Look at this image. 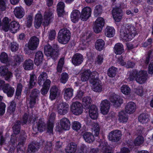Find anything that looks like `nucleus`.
I'll list each match as a JSON object with an SVG mask.
<instances>
[{
  "instance_id": "1",
  "label": "nucleus",
  "mask_w": 153,
  "mask_h": 153,
  "mask_svg": "<svg viewBox=\"0 0 153 153\" xmlns=\"http://www.w3.org/2000/svg\"><path fill=\"white\" fill-rule=\"evenodd\" d=\"M136 34L135 28L131 25H127L125 26H123L120 30L121 38L126 41L131 40Z\"/></svg>"
},
{
  "instance_id": "2",
  "label": "nucleus",
  "mask_w": 153,
  "mask_h": 153,
  "mask_svg": "<svg viewBox=\"0 0 153 153\" xmlns=\"http://www.w3.org/2000/svg\"><path fill=\"white\" fill-rule=\"evenodd\" d=\"M21 123V122L19 121H17L16 122L13 127L14 134L11 136V137L13 135L14 137H13V138L15 139H16L15 135H17L20 132V135L18 141L19 143L18 145L23 146L27 136L24 131L22 130L20 131V127Z\"/></svg>"
},
{
  "instance_id": "3",
  "label": "nucleus",
  "mask_w": 153,
  "mask_h": 153,
  "mask_svg": "<svg viewBox=\"0 0 153 153\" xmlns=\"http://www.w3.org/2000/svg\"><path fill=\"white\" fill-rule=\"evenodd\" d=\"M71 33L70 31L66 28H63L59 31L57 36L58 42L62 44H65L69 41Z\"/></svg>"
},
{
  "instance_id": "4",
  "label": "nucleus",
  "mask_w": 153,
  "mask_h": 153,
  "mask_svg": "<svg viewBox=\"0 0 153 153\" xmlns=\"http://www.w3.org/2000/svg\"><path fill=\"white\" fill-rule=\"evenodd\" d=\"M40 93V91L36 88L33 89L31 91L28 100L30 108H32L34 106L36 103V100L38 99Z\"/></svg>"
},
{
  "instance_id": "5",
  "label": "nucleus",
  "mask_w": 153,
  "mask_h": 153,
  "mask_svg": "<svg viewBox=\"0 0 153 153\" xmlns=\"http://www.w3.org/2000/svg\"><path fill=\"white\" fill-rule=\"evenodd\" d=\"M45 53L47 56H50L52 59H56L57 58L58 53L52 46L49 45L45 46L44 48Z\"/></svg>"
},
{
  "instance_id": "6",
  "label": "nucleus",
  "mask_w": 153,
  "mask_h": 153,
  "mask_svg": "<svg viewBox=\"0 0 153 153\" xmlns=\"http://www.w3.org/2000/svg\"><path fill=\"white\" fill-rule=\"evenodd\" d=\"M122 135L121 131L120 130L116 129L110 132L108 134V138L110 141L116 142L120 140Z\"/></svg>"
},
{
  "instance_id": "7",
  "label": "nucleus",
  "mask_w": 153,
  "mask_h": 153,
  "mask_svg": "<svg viewBox=\"0 0 153 153\" xmlns=\"http://www.w3.org/2000/svg\"><path fill=\"white\" fill-rule=\"evenodd\" d=\"M120 4H117L112 10V15L114 20L117 22H119L122 19V11L120 8Z\"/></svg>"
},
{
  "instance_id": "8",
  "label": "nucleus",
  "mask_w": 153,
  "mask_h": 153,
  "mask_svg": "<svg viewBox=\"0 0 153 153\" xmlns=\"http://www.w3.org/2000/svg\"><path fill=\"white\" fill-rule=\"evenodd\" d=\"M104 24L105 21L102 18H98L94 23L93 27L94 31L96 33H99L101 32Z\"/></svg>"
},
{
  "instance_id": "9",
  "label": "nucleus",
  "mask_w": 153,
  "mask_h": 153,
  "mask_svg": "<svg viewBox=\"0 0 153 153\" xmlns=\"http://www.w3.org/2000/svg\"><path fill=\"white\" fill-rule=\"evenodd\" d=\"M71 108L72 112L76 115L80 114L82 112V105L78 102L73 103L71 105Z\"/></svg>"
},
{
  "instance_id": "10",
  "label": "nucleus",
  "mask_w": 153,
  "mask_h": 153,
  "mask_svg": "<svg viewBox=\"0 0 153 153\" xmlns=\"http://www.w3.org/2000/svg\"><path fill=\"white\" fill-rule=\"evenodd\" d=\"M39 43V39L36 36H33L30 38L27 44V47L30 50H34L36 49Z\"/></svg>"
},
{
  "instance_id": "11",
  "label": "nucleus",
  "mask_w": 153,
  "mask_h": 153,
  "mask_svg": "<svg viewBox=\"0 0 153 153\" xmlns=\"http://www.w3.org/2000/svg\"><path fill=\"white\" fill-rule=\"evenodd\" d=\"M109 99L110 101L113 103L114 106L116 107H119L123 102V99L119 96L115 94H111Z\"/></svg>"
},
{
  "instance_id": "12",
  "label": "nucleus",
  "mask_w": 153,
  "mask_h": 153,
  "mask_svg": "<svg viewBox=\"0 0 153 153\" xmlns=\"http://www.w3.org/2000/svg\"><path fill=\"white\" fill-rule=\"evenodd\" d=\"M147 74L146 71H141L137 73L136 80L140 84L145 82L147 79Z\"/></svg>"
},
{
  "instance_id": "13",
  "label": "nucleus",
  "mask_w": 153,
  "mask_h": 153,
  "mask_svg": "<svg viewBox=\"0 0 153 153\" xmlns=\"http://www.w3.org/2000/svg\"><path fill=\"white\" fill-rule=\"evenodd\" d=\"M53 18V12L50 10L46 11L45 13L43 25L45 26L48 25Z\"/></svg>"
},
{
  "instance_id": "14",
  "label": "nucleus",
  "mask_w": 153,
  "mask_h": 153,
  "mask_svg": "<svg viewBox=\"0 0 153 153\" xmlns=\"http://www.w3.org/2000/svg\"><path fill=\"white\" fill-rule=\"evenodd\" d=\"M69 107L68 105L66 102L60 103L57 108L58 113L60 115H65L68 112Z\"/></svg>"
},
{
  "instance_id": "15",
  "label": "nucleus",
  "mask_w": 153,
  "mask_h": 153,
  "mask_svg": "<svg viewBox=\"0 0 153 153\" xmlns=\"http://www.w3.org/2000/svg\"><path fill=\"white\" fill-rule=\"evenodd\" d=\"M91 10L90 8L86 7L82 9L80 17L83 21H86L91 15Z\"/></svg>"
},
{
  "instance_id": "16",
  "label": "nucleus",
  "mask_w": 153,
  "mask_h": 153,
  "mask_svg": "<svg viewBox=\"0 0 153 153\" xmlns=\"http://www.w3.org/2000/svg\"><path fill=\"white\" fill-rule=\"evenodd\" d=\"M55 118V114L54 113L51 114L49 118L47 128V132L50 134H53V128Z\"/></svg>"
},
{
  "instance_id": "17",
  "label": "nucleus",
  "mask_w": 153,
  "mask_h": 153,
  "mask_svg": "<svg viewBox=\"0 0 153 153\" xmlns=\"http://www.w3.org/2000/svg\"><path fill=\"white\" fill-rule=\"evenodd\" d=\"M100 106L101 113L103 114H107L110 107L109 102L106 100H103L101 103Z\"/></svg>"
},
{
  "instance_id": "18",
  "label": "nucleus",
  "mask_w": 153,
  "mask_h": 153,
  "mask_svg": "<svg viewBox=\"0 0 153 153\" xmlns=\"http://www.w3.org/2000/svg\"><path fill=\"white\" fill-rule=\"evenodd\" d=\"M136 109V104L133 102H129L127 103L125 108V112L129 114L133 113L135 111Z\"/></svg>"
},
{
  "instance_id": "19",
  "label": "nucleus",
  "mask_w": 153,
  "mask_h": 153,
  "mask_svg": "<svg viewBox=\"0 0 153 153\" xmlns=\"http://www.w3.org/2000/svg\"><path fill=\"white\" fill-rule=\"evenodd\" d=\"M90 83L92 85V89L94 91L100 92L102 90V86L101 82L99 80L96 81L93 80H90Z\"/></svg>"
},
{
  "instance_id": "20",
  "label": "nucleus",
  "mask_w": 153,
  "mask_h": 153,
  "mask_svg": "<svg viewBox=\"0 0 153 153\" xmlns=\"http://www.w3.org/2000/svg\"><path fill=\"white\" fill-rule=\"evenodd\" d=\"M83 58L82 55L79 53H76L72 58V63L75 65L80 64L83 62Z\"/></svg>"
},
{
  "instance_id": "21",
  "label": "nucleus",
  "mask_w": 153,
  "mask_h": 153,
  "mask_svg": "<svg viewBox=\"0 0 153 153\" xmlns=\"http://www.w3.org/2000/svg\"><path fill=\"white\" fill-rule=\"evenodd\" d=\"M3 91L4 93L7 94L8 97H11L14 94L15 89L13 87L11 86L9 84H6L4 85Z\"/></svg>"
},
{
  "instance_id": "22",
  "label": "nucleus",
  "mask_w": 153,
  "mask_h": 153,
  "mask_svg": "<svg viewBox=\"0 0 153 153\" xmlns=\"http://www.w3.org/2000/svg\"><path fill=\"white\" fill-rule=\"evenodd\" d=\"M45 124L42 119H39L36 123V126H34L33 127V129L35 131H39L42 132L45 129Z\"/></svg>"
},
{
  "instance_id": "23",
  "label": "nucleus",
  "mask_w": 153,
  "mask_h": 153,
  "mask_svg": "<svg viewBox=\"0 0 153 153\" xmlns=\"http://www.w3.org/2000/svg\"><path fill=\"white\" fill-rule=\"evenodd\" d=\"M89 115L91 118L93 119H96L97 117V109L95 105H91L89 110Z\"/></svg>"
},
{
  "instance_id": "24",
  "label": "nucleus",
  "mask_w": 153,
  "mask_h": 153,
  "mask_svg": "<svg viewBox=\"0 0 153 153\" xmlns=\"http://www.w3.org/2000/svg\"><path fill=\"white\" fill-rule=\"evenodd\" d=\"M11 20L7 17L3 19L1 23L2 29L5 32H7L10 29Z\"/></svg>"
},
{
  "instance_id": "25",
  "label": "nucleus",
  "mask_w": 153,
  "mask_h": 153,
  "mask_svg": "<svg viewBox=\"0 0 153 153\" xmlns=\"http://www.w3.org/2000/svg\"><path fill=\"white\" fill-rule=\"evenodd\" d=\"M14 14L16 17L19 19L22 18L25 14L24 9L21 6L16 7L14 10Z\"/></svg>"
},
{
  "instance_id": "26",
  "label": "nucleus",
  "mask_w": 153,
  "mask_h": 153,
  "mask_svg": "<svg viewBox=\"0 0 153 153\" xmlns=\"http://www.w3.org/2000/svg\"><path fill=\"white\" fill-rule=\"evenodd\" d=\"M43 57V55L42 52L40 51H38L35 54L34 59L35 64L38 66L42 62Z\"/></svg>"
},
{
  "instance_id": "27",
  "label": "nucleus",
  "mask_w": 153,
  "mask_h": 153,
  "mask_svg": "<svg viewBox=\"0 0 153 153\" xmlns=\"http://www.w3.org/2000/svg\"><path fill=\"white\" fill-rule=\"evenodd\" d=\"M76 144L74 142H71L68 144L65 150L66 153H74L76 149Z\"/></svg>"
},
{
  "instance_id": "28",
  "label": "nucleus",
  "mask_w": 153,
  "mask_h": 153,
  "mask_svg": "<svg viewBox=\"0 0 153 153\" xmlns=\"http://www.w3.org/2000/svg\"><path fill=\"white\" fill-rule=\"evenodd\" d=\"M60 125L62 129L68 130L70 128L71 124L68 119L64 118L60 120Z\"/></svg>"
},
{
  "instance_id": "29",
  "label": "nucleus",
  "mask_w": 153,
  "mask_h": 153,
  "mask_svg": "<svg viewBox=\"0 0 153 153\" xmlns=\"http://www.w3.org/2000/svg\"><path fill=\"white\" fill-rule=\"evenodd\" d=\"M83 138L85 142L90 143L94 140V136L89 132H85L83 135Z\"/></svg>"
},
{
  "instance_id": "30",
  "label": "nucleus",
  "mask_w": 153,
  "mask_h": 153,
  "mask_svg": "<svg viewBox=\"0 0 153 153\" xmlns=\"http://www.w3.org/2000/svg\"><path fill=\"white\" fill-rule=\"evenodd\" d=\"M33 62L32 60L28 59L25 60L23 63V67L26 70H30L33 68Z\"/></svg>"
},
{
  "instance_id": "31",
  "label": "nucleus",
  "mask_w": 153,
  "mask_h": 153,
  "mask_svg": "<svg viewBox=\"0 0 153 153\" xmlns=\"http://www.w3.org/2000/svg\"><path fill=\"white\" fill-rule=\"evenodd\" d=\"M92 100L90 97L86 96L82 99V103L86 109L89 108L91 104Z\"/></svg>"
},
{
  "instance_id": "32",
  "label": "nucleus",
  "mask_w": 153,
  "mask_h": 153,
  "mask_svg": "<svg viewBox=\"0 0 153 153\" xmlns=\"http://www.w3.org/2000/svg\"><path fill=\"white\" fill-rule=\"evenodd\" d=\"M105 36L108 37L114 36L115 33V30L113 27L107 26L105 29Z\"/></svg>"
},
{
  "instance_id": "33",
  "label": "nucleus",
  "mask_w": 153,
  "mask_h": 153,
  "mask_svg": "<svg viewBox=\"0 0 153 153\" xmlns=\"http://www.w3.org/2000/svg\"><path fill=\"white\" fill-rule=\"evenodd\" d=\"M114 49L115 53L117 54H121L124 52L123 45L120 43L115 44Z\"/></svg>"
},
{
  "instance_id": "34",
  "label": "nucleus",
  "mask_w": 153,
  "mask_h": 153,
  "mask_svg": "<svg viewBox=\"0 0 153 153\" xmlns=\"http://www.w3.org/2000/svg\"><path fill=\"white\" fill-rule=\"evenodd\" d=\"M64 97L66 100H69L72 97L73 90L72 89L70 88H65L64 89Z\"/></svg>"
},
{
  "instance_id": "35",
  "label": "nucleus",
  "mask_w": 153,
  "mask_h": 153,
  "mask_svg": "<svg viewBox=\"0 0 153 153\" xmlns=\"http://www.w3.org/2000/svg\"><path fill=\"white\" fill-rule=\"evenodd\" d=\"M39 149V147L37 144L32 143L28 146L27 153H35Z\"/></svg>"
},
{
  "instance_id": "36",
  "label": "nucleus",
  "mask_w": 153,
  "mask_h": 153,
  "mask_svg": "<svg viewBox=\"0 0 153 153\" xmlns=\"http://www.w3.org/2000/svg\"><path fill=\"white\" fill-rule=\"evenodd\" d=\"M105 45V43L103 40L101 39H99L95 42V48L97 50L100 51L103 49Z\"/></svg>"
},
{
  "instance_id": "37",
  "label": "nucleus",
  "mask_w": 153,
  "mask_h": 153,
  "mask_svg": "<svg viewBox=\"0 0 153 153\" xmlns=\"http://www.w3.org/2000/svg\"><path fill=\"white\" fill-rule=\"evenodd\" d=\"M42 20V16L41 14H37L35 17L34 26L36 28H39L41 26Z\"/></svg>"
},
{
  "instance_id": "38",
  "label": "nucleus",
  "mask_w": 153,
  "mask_h": 153,
  "mask_svg": "<svg viewBox=\"0 0 153 153\" xmlns=\"http://www.w3.org/2000/svg\"><path fill=\"white\" fill-rule=\"evenodd\" d=\"M20 26L19 23L15 21L11 22L10 25V28L9 30L12 33H15L19 30Z\"/></svg>"
},
{
  "instance_id": "39",
  "label": "nucleus",
  "mask_w": 153,
  "mask_h": 153,
  "mask_svg": "<svg viewBox=\"0 0 153 153\" xmlns=\"http://www.w3.org/2000/svg\"><path fill=\"white\" fill-rule=\"evenodd\" d=\"M23 57L20 55H16L13 57V63L14 65H20V63L24 60Z\"/></svg>"
},
{
  "instance_id": "40",
  "label": "nucleus",
  "mask_w": 153,
  "mask_h": 153,
  "mask_svg": "<svg viewBox=\"0 0 153 153\" xmlns=\"http://www.w3.org/2000/svg\"><path fill=\"white\" fill-rule=\"evenodd\" d=\"M36 82V77L34 74H30V80L29 81V89H31L35 86Z\"/></svg>"
},
{
  "instance_id": "41",
  "label": "nucleus",
  "mask_w": 153,
  "mask_h": 153,
  "mask_svg": "<svg viewBox=\"0 0 153 153\" xmlns=\"http://www.w3.org/2000/svg\"><path fill=\"white\" fill-rule=\"evenodd\" d=\"M13 137H14L13 135L11 137L10 139V143L12 144H10L7 148V150L9 149V153H13L15 149V143L17 140L16 139L13 138Z\"/></svg>"
},
{
  "instance_id": "42",
  "label": "nucleus",
  "mask_w": 153,
  "mask_h": 153,
  "mask_svg": "<svg viewBox=\"0 0 153 153\" xmlns=\"http://www.w3.org/2000/svg\"><path fill=\"white\" fill-rule=\"evenodd\" d=\"M58 90V88L55 86H53L51 88L50 91V98L51 100L55 99L57 94Z\"/></svg>"
},
{
  "instance_id": "43",
  "label": "nucleus",
  "mask_w": 153,
  "mask_h": 153,
  "mask_svg": "<svg viewBox=\"0 0 153 153\" xmlns=\"http://www.w3.org/2000/svg\"><path fill=\"white\" fill-rule=\"evenodd\" d=\"M80 12L78 10H75L73 11L71 15V21L74 23L77 22L79 18L80 15Z\"/></svg>"
},
{
  "instance_id": "44",
  "label": "nucleus",
  "mask_w": 153,
  "mask_h": 153,
  "mask_svg": "<svg viewBox=\"0 0 153 153\" xmlns=\"http://www.w3.org/2000/svg\"><path fill=\"white\" fill-rule=\"evenodd\" d=\"M91 71L89 70L84 71L81 74V79L82 81L88 80L90 78Z\"/></svg>"
},
{
  "instance_id": "45",
  "label": "nucleus",
  "mask_w": 153,
  "mask_h": 153,
  "mask_svg": "<svg viewBox=\"0 0 153 153\" xmlns=\"http://www.w3.org/2000/svg\"><path fill=\"white\" fill-rule=\"evenodd\" d=\"M64 3L62 2H59L57 6V10L59 16H61L64 12Z\"/></svg>"
},
{
  "instance_id": "46",
  "label": "nucleus",
  "mask_w": 153,
  "mask_h": 153,
  "mask_svg": "<svg viewBox=\"0 0 153 153\" xmlns=\"http://www.w3.org/2000/svg\"><path fill=\"white\" fill-rule=\"evenodd\" d=\"M48 75L45 72H42L38 78V83L39 85H42L43 82L48 79Z\"/></svg>"
},
{
  "instance_id": "47",
  "label": "nucleus",
  "mask_w": 153,
  "mask_h": 153,
  "mask_svg": "<svg viewBox=\"0 0 153 153\" xmlns=\"http://www.w3.org/2000/svg\"><path fill=\"white\" fill-rule=\"evenodd\" d=\"M119 119L120 122L124 123L127 122L128 118L124 111H122L119 113Z\"/></svg>"
},
{
  "instance_id": "48",
  "label": "nucleus",
  "mask_w": 153,
  "mask_h": 153,
  "mask_svg": "<svg viewBox=\"0 0 153 153\" xmlns=\"http://www.w3.org/2000/svg\"><path fill=\"white\" fill-rule=\"evenodd\" d=\"M138 120L140 122L143 124H145L148 121V116L146 114H142L139 116Z\"/></svg>"
},
{
  "instance_id": "49",
  "label": "nucleus",
  "mask_w": 153,
  "mask_h": 153,
  "mask_svg": "<svg viewBox=\"0 0 153 153\" xmlns=\"http://www.w3.org/2000/svg\"><path fill=\"white\" fill-rule=\"evenodd\" d=\"M16 107V103L14 101H13L10 103V106L7 109L8 112L12 114L15 111Z\"/></svg>"
},
{
  "instance_id": "50",
  "label": "nucleus",
  "mask_w": 153,
  "mask_h": 153,
  "mask_svg": "<svg viewBox=\"0 0 153 153\" xmlns=\"http://www.w3.org/2000/svg\"><path fill=\"white\" fill-rule=\"evenodd\" d=\"M117 70L116 68L112 66L108 69L107 74L110 77H114L116 74Z\"/></svg>"
},
{
  "instance_id": "51",
  "label": "nucleus",
  "mask_w": 153,
  "mask_h": 153,
  "mask_svg": "<svg viewBox=\"0 0 153 153\" xmlns=\"http://www.w3.org/2000/svg\"><path fill=\"white\" fill-rule=\"evenodd\" d=\"M89 147L88 146L82 145L77 151V153H87L89 150Z\"/></svg>"
},
{
  "instance_id": "52",
  "label": "nucleus",
  "mask_w": 153,
  "mask_h": 153,
  "mask_svg": "<svg viewBox=\"0 0 153 153\" xmlns=\"http://www.w3.org/2000/svg\"><path fill=\"white\" fill-rule=\"evenodd\" d=\"M52 143L47 142L44 148V152L45 153H50L52 151Z\"/></svg>"
},
{
  "instance_id": "53",
  "label": "nucleus",
  "mask_w": 153,
  "mask_h": 153,
  "mask_svg": "<svg viewBox=\"0 0 153 153\" xmlns=\"http://www.w3.org/2000/svg\"><path fill=\"white\" fill-rule=\"evenodd\" d=\"M92 130L94 135L97 136L99 135L100 130L99 125L97 123H94L92 124Z\"/></svg>"
},
{
  "instance_id": "54",
  "label": "nucleus",
  "mask_w": 153,
  "mask_h": 153,
  "mask_svg": "<svg viewBox=\"0 0 153 153\" xmlns=\"http://www.w3.org/2000/svg\"><path fill=\"white\" fill-rule=\"evenodd\" d=\"M98 146L101 147L102 149L104 150L103 153H111V151L108 149V147L107 146L106 143H100Z\"/></svg>"
},
{
  "instance_id": "55",
  "label": "nucleus",
  "mask_w": 153,
  "mask_h": 153,
  "mask_svg": "<svg viewBox=\"0 0 153 153\" xmlns=\"http://www.w3.org/2000/svg\"><path fill=\"white\" fill-rule=\"evenodd\" d=\"M102 11V6L100 5L96 6L94 10V15L95 16H97L100 15Z\"/></svg>"
},
{
  "instance_id": "56",
  "label": "nucleus",
  "mask_w": 153,
  "mask_h": 153,
  "mask_svg": "<svg viewBox=\"0 0 153 153\" xmlns=\"http://www.w3.org/2000/svg\"><path fill=\"white\" fill-rule=\"evenodd\" d=\"M64 64V59L62 58L59 59L57 67V71L59 73L62 72L63 65Z\"/></svg>"
},
{
  "instance_id": "57",
  "label": "nucleus",
  "mask_w": 153,
  "mask_h": 153,
  "mask_svg": "<svg viewBox=\"0 0 153 153\" xmlns=\"http://www.w3.org/2000/svg\"><path fill=\"white\" fill-rule=\"evenodd\" d=\"M121 91L123 94L127 95L130 92V89L127 85H123L121 87Z\"/></svg>"
},
{
  "instance_id": "58",
  "label": "nucleus",
  "mask_w": 153,
  "mask_h": 153,
  "mask_svg": "<svg viewBox=\"0 0 153 153\" xmlns=\"http://www.w3.org/2000/svg\"><path fill=\"white\" fill-rule=\"evenodd\" d=\"M0 60L2 62L4 63H7L8 61V58L7 54L5 52L1 53L0 55Z\"/></svg>"
},
{
  "instance_id": "59",
  "label": "nucleus",
  "mask_w": 153,
  "mask_h": 153,
  "mask_svg": "<svg viewBox=\"0 0 153 153\" xmlns=\"http://www.w3.org/2000/svg\"><path fill=\"white\" fill-rule=\"evenodd\" d=\"M144 141L143 137L140 136H138L135 140L134 144L136 146H139L142 144Z\"/></svg>"
},
{
  "instance_id": "60",
  "label": "nucleus",
  "mask_w": 153,
  "mask_h": 153,
  "mask_svg": "<svg viewBox=\"0 0 153 153\" xmlns=\"http://www.w3.org/2000/svg\"><path fill=\"white\" fill-rule=\"evenodd\" d=\"M68 75L66 73H63L61 75L60 79V82L62 83H65L68 81Z\"/></svg>"
},
{
  "instance_id": "61",
  "label": "nucleus",
  "mask_w": 153,
  "mask_h": 153,
  "mask_svg": "<svg viewBox=\"0 0 153 153\" xmlns=\"http://www.w3.org/2000/svg\"><path fill=\"white\" fill-rule=\"evenodd\" d=\"M103 59L104 58L102 55H98L95 59V64L98 65H101L103 62Z\"/></svg>"
},
{
  "instance_id": "62",
  "label": "nucleus",
  "mask_w": 153,
  "mask_h": 153,
  "mask_svg": "<svg viewBox=\"0 0 153 153\" xmlns=\"http://www.w3.org/2000/svg\"><path fill=\"white\" fill-rule=\"evenodd\" d=\"M91 79L90 80H93L94 81H98V74L96 71L91 72L90 75Z\"/></svg>"
},
{
  "instance_id": "63",
  "label": "nucleus",
  "mask_w": 153,
  "mask_h": 153,
  "mask_svg": "<svg viewBox=\"0 0 153 153\" xmlns=\"http://www.w3.org/2000/svg\"><path fill=\"white\" fill-rule=\"evenodd\" d=\"M26 20V25L28 27H30L32 24L33 20V16L31 15H28Z\"/></svg>"
},
{
  "instance_id": "64",
  "label": "nucleus",
  "mask_w": 153,
  "mask_h": 153,
  "mask_svg": "<svg viewBox=\"0 0 153 153\" xmlns=\"http://www.w3.org/2000/svg\"><path fill=\"white\" fill-rule=\"evenodd\" d=\"M81 126V124L78 121H74L72 123V128L76 131H78L80 129Z\"/></svg>"
}]
</instances>
